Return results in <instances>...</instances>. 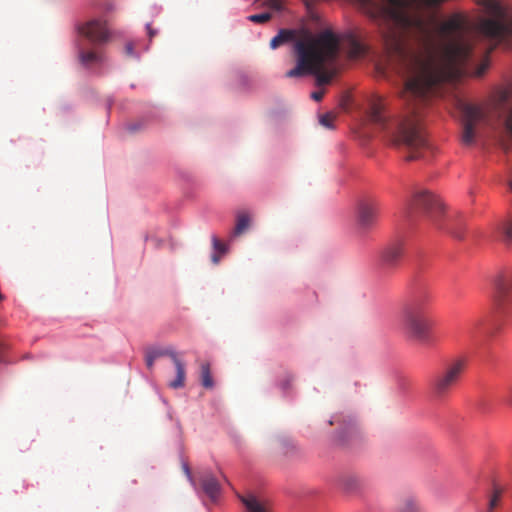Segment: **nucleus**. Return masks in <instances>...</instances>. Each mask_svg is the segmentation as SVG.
Wrapping results in <instances>:
<instances>
[{
    "label": "nucleus",
    "instance_id": "obj_1",
    "mask_svg": "<svg viewBox=\"0 0 512 512\" xmlns=\"http://www.w3.org/2000/svg\"><path fill=\"white\" fill-rule=\"evenodd\" d=\"M297 65L286 72V77H301L312 74L316 77L317 85L329 84L335 75V70H325V65L332 63L338 56L339 40L330 30H325L317 36L299 40L295 44Z\"/></svg>",
    "mask_w": 512,
    "mask_h": 512
},
{
    "label": "nucleus",
    "instance_id": "obj_2",
    "mask_svg": "<svg viewBox=\"0 0 512 512\" xmlns=\"http://www.w3.org/2000/svg\"><path fill=\"white\" fill-rule=\"evenodd\" d=\"M433 300L431 290L423 284L412 286L401 304L400 319L404 332L411 340L422 344L431 341L433 321L429 306Z\"/></svg>",
    "mask_w": 512,
    "mask_h": 512
},
{
    "label": "nucleus",
    "instance_id": "obj_3",
    "mask_svg": "<svg viewBox=\"0 0 512 512\" xmlns=\"http://www.w3.org/2000/svg\"><path fill=\"white\" fill-rule=\"evenodd\" d=\"M419 211L428 221L440 229L446 230L453 237L462 239L464 224L456 214H445L440 199L429 191L414 194L407 208V215Z\"/></svg>",
    "mask_w": 512,
    "mask_h": 512
},
{
    "label": "nucleus",
    "instance_id": "obj_4",
    "mask_svg": "<svg viewBox=\"0 0 512 512\" xmlns=\"http://www.w3.org/2000/svg\"><path fill=\"white\" fill-rule=\"evenodd\" d=\"M456 108L461 114L462 143L472 145L475 141V127L485 119V111L482 106L469 103L463 99H456Z\"/></svg>",
    "mask_w": 512,
    "mask_h": 512
},
{
    "label": "nucleus",
    "instance_id": "obj_5",
    "mask_svg": "<svg viewBox=\"0 0 512 512\" xmlns=\"http://www.w3.org/2000/svg\"><path fill=\"white\" fill-rule=\"evenodd\" d=\"M464 369L465 361L457 359L439 372L431 382V388L435 397L439 399L445 398L457 384Z\"/></svg>",
    "mask_w": 512,
    "mask_h": 512
},
{
    "label": "nucleus",
    "instance_id": "obj_6",
    "mask_svg": "<svg viewBox=\"0 0 512 512\" xmlns=\"http://www.w3.org/2000/svg\"><path fill=\"white\" fill-rule=\"evenodd\" d=\"M168 356L176 368V378L170 382L169 386L174 389L182 388L185 385L186 371L185 364L178 357V354L171 348L149 349L146 351L145 361L148 369H152L155 360L158 357Z\"/></svg>",
    "mask_w": 512,
    "mask_h": 512
},
{
    "label": "nucleus",
    "instance_id": "obj_7",
    "mask_svg": "<svg viewBox=\"0 0 512 512\" xmlns=\"http://www.w3.org/2000/svg\"><path fill=\"white\" fill-rule=\"evenodd\" d=\"M79 32L94 44L105 43L110 36L106 23L99 19L88 21L79 28Z\"/></svg>",
    "mask_w": 512,
    "mask_h": 512
},
{
    "label": "nucleus",
    "instance_id": "obj_8",
    "mask_svg": "<svg viewBox=\"0 0 512 512\" xmlns=\"http://www.w3.org/2000/svg\"><path fill=\"white\" fill-rule=\"evenodd\" d=\"M379 214V206L373 200H363L357 207V223L361 229L372 228Z\"/></svg>",
    "mask_w": 512,
    "mask_h": 512
},
{
    "label": "nucleus",
    "instance_id": "obj_9",
    "mask_svg": "<svg viewBox=\"0 0 512 512\" xmlns=\"http://www.w3.org/2000/svg\"><path fill=\"white\" fill-rule=\"evenodd\" d=\"M403 251L402 242H394L388 245L381 253L380 261L382 269L389 271L394 268L399 263Z\"/></svg>",
    "mask_w": 512,
    "mask_h": 512
},
{
    "label": "nucleus",
    "instance_id": "obj_10",
    "mask_svg": "<svg viewBox=\"0 0 512 512\" xmlns=\"http://www.w3.org/2000/svg\"><path fill=\"white\" fill-rule=\"evenodd\" d=\"M337 484L339 488L346 493H357L363 488L364 481L357 474L344 473L339 476Z\"/></svg>",
    "mask_w": 512,
    "mask_h": 512
},
{
    "label": "nucleus",
    "instance_id": "obj_11",
    "mask_svg": "<svg viewBox=\"0 0 512 512\" xmlns=\"http://www.w3.org/2000/svg\"><path fill=\"white\" fill-rule=\"evenodd\" d=\"M246 508V512H272L271 506L266 501H261L254 495L240 498Z\"/></svg>",
    "mask_w": 512,
    "mask_h": 512
},
{
    "label": "nucleus",
    "instance_id": "obj_12",
    "mask_svg": "<svg viewBox=\"0 0 512 512\" xmlns=\"http://www.w3.org/2000/svg\"><path fill=\"white\" fill-rule=\"evenodd\" d=\"M201 486L205 494L215 501L220 493V485L217 479L210 473L205 474L201 478Z\"/></svg>",
    "mask_w": 512,
    "mask_h": 512
},
{
    "label": "nucleus",
    "instance_id": "obj_13",
    "mask_svg": "<svg viewBox=\"0 0 512 512\" xmlns=\"http://www.w3.org/2000/svg\"><path fill=\"white\" fill-rule=\"evenodd\" d=\"M512 287V275L500 277L495 284L497 301L501 302L502 299L508 294Z\"/></svg>",
    "mask_w": 512,
    "mask_h": 512
},
{
    "label": "nucleus",
    "instance_id": "obj_14",
    "mask_svg": "<svg viewBox=\"0 0 512 512\" xmlns=\"http://www.w3.org/2000/svg\"><path fill=\"white\" fill-rule=\"evenodd\" d=\"M250 222H251V218L247 212H245V211L238 212V214L236 216V224H235L233 234L235 236H239V235L243 234L246 230H248V228L250 226Z\"/></svg>",
    "mask_w": 512,
    "mask_h": 512
},
{
    "label": "nucleus",
    "instance_id": "obj_15",
    "mask_svg": "<svg viewBox=\"0 0 512 512\" xmlns=\"http://www.w3.org/2000/svg\"><path fill=\"white\" fill-rule=\"evenodd\" d=\"M399 512H419L420 504L414 496H406L398 504Z\"/></svg>",
    "mask_w": 512,
    "mask_h": 512
},
{
    "label": "nucleus",
    "instance_id": "obj_16",
    "mask_svg": "<svg viewBox=\"0 0 512 512\" xmlns=\"http://www.w3.org/2000/svg\"><path fill=\"white\" fill-rule=\"evenodd\" d=\"M294 37V32L291 30L282 29L279 33L273 37L270 41V47L272 49H276L282 44L292 40Z\"/></svg>",
    "mask_w": 512,
    "mask_h": 512
},
{
    "label": "nucleus",
    "instance_id": "obj_17",
    "mask_svg": "<svg viewBox=\"0 0 512 512\" xmlns=\"http://www.w3.org/2000/svg\"><path fill=\"white\" fill-rule=\"evenodd\" d=\"M200 379L201 384L206 389H212L214 387V381L211 374L210 364L205 362L201 364Z\"/></svg>",
    "mask_w": 512,
    "mask_h": 512
},
{
    "label": "nucleus",
    "instance_id": "obj_18",
    "mask_svg": "<svg viewBox=\"0 0 512 512\" xmlns=\"http://www.w3.org/2000/svg\"><path fill=\"white\" fill-rule=\"evenodd\" d=\"M79 59L85 66H91L95 63H99L102 60V56L95 51H79Z\"/></svg>",
    "mask_w": 512,
    "mask_h": 512
},
{
    "label": "nucleus",
    "instance_id": "obj_19",
    "mask_svg": "<svg viewBox=\"0 0 512 512\" xmlns=\"http://www.w3.org/2000/svg\"><path fill=\"white\" fill-rule=\"evenodd\" d=\"M337 118V113L327 112L319 117V122L322 126L328 129H334L333 122Z\"/></svg>",
    "mask_w": 512,
    "mask_h": 512
},
{
    "label": "nucleus",
    "instance_id": "obj_20",
    "mask_svg": "<svg viewBox=\"0 0 512 512\" xmlns=\"http://www.w3.org/2000/svg\"><path fill=\"white\" fill-rule=\"evenodd\" d=\"M272 15L268 12L261 14H254L248 17V20L255 23H265L271 19Z\"/></svg>",
    "mask_w": 512,
    "mask_h": 512
},
{
    "label": "nucleus",
    "instance_id": "obj_21",
    "mask_svg": "<svg viewBox=\"0 0 512 512\" xmlns=\"http://www.w3.org/2000/svg\"><path fill=\"white\" fill-rule=\"evenodd\" d=\"M212 244L215 251L219 254H224L226 252L225 244H223L216 236H212Z\"/></svg>",
    "mask_w": 512,
    "mask_h": 512
},
{
    "label": "nucleus",
    "instance_id": "obj_22",
    "mask_svg": "<svg viewBox=\"0 0 512 512\" xmlns=\"http://www.w3.org/2000/svg\"><path fill=\"white\" fill-rule=\"evenodd\" d=\"M262 6L268 7L270 9L279 11L282 9L281 0H266L262 3Z\"/></svg>",
    "mask_w": 512,
    "mask_h": 512
},
{
    "label": "nucleus",
    "instance_id": "obj_23",
    "mask_svg": "<svg viewBox=\"0 0 512 512\" xmlns=\"http://www.w3.org/2000/svg\"><path fill=\"white\" fill-rule=\"evenodd\" d=\"M500 496H501V491L496 490L489 501V509L490 510L494 509L497 506Z\"/></svg>",
    "mask_w": 512,
    "mask_h": 512
},
{
    "label": "nucleus",
    "instance_id": "obj_24",
    "mask_svg": "<svg viewBox=\"0 0 512 512\" xmlns=\"http://www.w3.org/2000/svg\"><path fill=\"white\" fill-rule=\"evenodd\" d=\"M125 53L129 57H135L136 56V54L134 52V44L132 42H128L125 45Z\"/></svg>",
    "mask_w": 512,
    "mask_h": 512
},
{
    "label": "nucleus",
    "instance_id": "obj_25",
    "mask_svg": "<svg viewBox=\"0 0 512 512\" xmlns=\"http://www.w3.org/2000/svg\"><path fill=\"white\" fill-rule=\"evenodd\" d=\"M324 96V91H315L311 94V97L315 100V101H320Z\"/></svg>",
    "mask_w": 512,
    "mask_h": 512
},
{
    "label": "nucleus",
    "instance_id": "obj_26",
    "mask_svg": "<svg viewBox=\"0 0 512 512\" xmlns=\"http://www.w3.org/2000/svg\"><path fill=\"white\" fill-rule=\"evenodd\" d=\"M147 33L150 39H152L155 35H157V31L152 28L150 24L146 25Z\"/></svg>",
    "mask_w": 512,
    "mask_h": 512
},
{
    "label": "nucleus",
    "instance_id": "obj_27",
    "mask_svg": "<svg viewBox=\"0 0 512 512\" xmlns=\"http://www.w3.org/2000/svg\"><path fill=\"white\" fill-rule=\"evenodd\" d=\"M499 97H500V101L502 103H506L508 101V98H509V91H507V90L501 91Z\"/></svg>",
    "mask_w": 512,
    "mask_h": 512
},
{
    "label": "nucleus",
    "instance_id": "obj_28",
    "mask_svg": "<svg viewBox=\"0 0 512 512\" xmlns=\"http://www.w3.org/2000/svg\"><path fill=\"white\" fill-rule=\"evenodd\" d=\"M211 259H212V262H213L214 264H217V263L219 262V260H220V255H219V254H217V253H214V254L212 255Z\"/></svg>",
    "mask_w": 512,
    "mask_h": 512
},
{
    "label": "nucleus",
    "instance_id": "obj_29",
    "mask_svg": "<svg viewBox=\"0 0 512 512\" xmlns=\"http://www.w3.org/2000/svg\"><path fill=\"white\" fill-rule=\"evenodd\" d=\"M184 471L189 479H191V472L187 464L184 465Z\"/></svg>",
    "mask_w": 512,
    "mask_h": 512
},
{
    "label": "nucleus",
    "instance_id": "obj_30",
    "mask_svg": "<svg viewBox=\"0 0 512 512\" xmlns=\"http://www.w3.org/2000/svg\"><path fill=\"white\" fill-rule=\"evenodd\" d=\"M338 422H339L338 417H333V418L329 421V424H330V425H333V424L338 423Z\"/></svg>",
    "mask_w": 512,
    "mask_h": 512
},
{
    "label": "nucleus",
    "instance_id": "obj_31",
    "mask_svg": "<svg viewBox=\"0 0 512 512\" xmlns=\"http://www.w3.org/2000/svg\"><path fill=\"white\" fill-rule=\"evenodd\" d=\"M355 50H356V51H359V50H360V46H359V45H356V46H355Z\"/></svg>",
    "mask_w": 512,
    "mask_h": 512
},
{
    "label": "nucleus",
    "instance_id": "obj_32",
    "mask_svg": "<svg viewBox=\"0 0 512 512\" xmlns=\"http://www.w3.org/2000/svg\"><path fill=\"white\" fill-rule=\"evenodd\" d=\"M507 402L512 405V398L507 400Z\"/></svg>",
    "mask_w": 512,
    "mask_h": 512
},
{
    "label": "nucleus",
    "instance_id": "obj_33",
    "mask_svg": "<svg viewBox=\"0 0 512 512\" xmlns=\"http://www.w3.org/2000/svg\"><path fill=\"white\" fill-rule=\"evenodd\" d=\"M3 345L0 343V350H2Z\"/></svg>",
    "mask_w": 512,
    "mask_h": 512
}]
</instances>
